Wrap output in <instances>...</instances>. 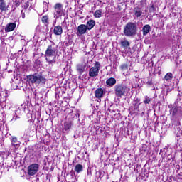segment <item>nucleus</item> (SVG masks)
I'll return each instance as SVG.
<instances>
[{"label":"nucleus","mask_w":182,"mask_h":182,"mask_svg":"<svg viewBox=\"0 0 182 182\" xmlns=\"http://www.w3.org/2000/svg\"><path fill=\"white\" fill-rule=\"evenodd\" d=\"M45 58L48 65H52V66H53V63H56V47L54 45L49 46L47 48Z\"/></svg>","instance_id":"1"},{"label":"nucleus","mask_w":182,"mask_h":182,"mask_svg":"<svg viewBox=\"0 0 182 182\" xmlns=\"http://www.w3.org/2000/svg\"><path fill=\"white\" fill-rule=\"evenodd\" d=\"M0 9L1 11H8V7L4 1H0Z\"/></svg>","instance_id":"21"},{"label":"nucleus","mask_w":182,"mask_h":182,"mask_svg":"<svg viewBox=\"0 0 182 182\" xmlns=\"http://www.w3.org/2000/svg\"><path fill=\"white\" fill-rule=\"evenodd\" d=\"M142 114H144V112H142Z\"/></svg>","instance_id":"42"},{"label":"nucleus","mask_w":182,"mask_h":182,"mask_svg":"<svg viewBox=\"0 0 182 182\" xmlns=\"http://www.w3.org/2000/svg\"><path fill=\"white\" fill-rule=\"evenodd\" d=\"M75 139H76V135H74Z\"/></svg>","instance_id":"41"},{"label":"nucleus","mask_w":182,"mask_h":182,"mask_svg":"<svg viewBox=\"0 0 182 182\" xmlns=\"http://www.w3.org/2000/svg\"><path fill=\"white\" fill-rule=\"evenodd\" d=\"M178 98L176 99V102L177 103H178V102H180V100H181V97H178Z\"/></svg>","instance_id":"36"},{"label":"nucleus","mask_w":182,"mask_h":182,"mask_svg":"<svg viewBox=\"0 0 182 182\" xmlns=\"http://www.w3.org/2000/svg\"><path fill=\"white\" fill-rule=\"evenodd\" d=\"M134 16L136 18H140V16L143 14V11H141V9L139 7H135L134 9Z\"/></svg>","instance_id":"15"},{"label":"nucleus","mask_w":182,"mask_h":182,"mask_svg":"<svg viewBox=\"0 0 182 182\" xmlns=\"http://www.w3.org/2000/svg\"><path fill=\"white\" fill-rule=\"evenodd\" d=\"M21 117H19V116H18V114H16V111H15L13 113V117L11 120V122H16V120H18V119H20Z\"/></svg>","instance_id":"23"},{"label":"nucleus","mask_w":182,"mask_h":182,"mask_svg":"<svg viewBox=\"0 0 182 182\" xmlns=\"http://www.w3.org/2000/svg\"><path fill=\"white\" fill-rule=\"evenodd\" d=\"M139 106H140V103L136 102L134 104V112H140V109H139Z\"/></svg>","instance_id":"27"},{"label":"nucleus","mask_w":182,"mask_h":182,"mask_svg":"<svg viewBox=\"0 0 182 182\" xmlns=\"http://www.w3.org/2000/svg\"><path fill=\"white\" fill-rule=\"evenodd\" d=\"M124 34L128 38H133L137 35V23L129 22L124 28Z\"/></svg>","instance_id":"3"},{"label":"nucleus","mask_w":182,"mask_h":182,"mask_svg":"<svg viewBox=\"0 0 182 182\" xmlns=\"http://www.w3.org/2000/svg\"><path fill=\"white\" fill-rule=\"evenodd\" d=\"M95 25H96V21H95V20H90L85 25V27L87 28V31H90L95 28Z\"/></svg>","instance_id":"11"},{"label":"nucleus","mask_w":182,"mask_h":182,"mask_svg":"<svg viewBox=\"0 0 182 182\" xmlns=\"http://www.w3.org/2000/svg\"><path fill=\"white\" fill-rule=\"evenodd\" d=\"M26 79L28 83H31V85H37L38 86H39V85H45L48 80L43 75H42V74L38 73L27 75Z\"/></svg>","instance_id":"2"},{"label":"nucleus","mask_w":182,"mask_h":182,"mask_svg":"<svg viewBox=\"0 0 182 182\" xmlns=\"http://www.w3.org/2000/svg\"><path fill=\"white\" fill-rule=\"evenodd\" d=\"M31 132H32V129L31 127H28L24 132V136H29V134H31Z\"/></svg>","instance_id":"25"},{"label":"nucleus","mask_w":182,"mask_h":182,"mask_svg":"<svg viewBox=\"0 0 182 182\" xmlns=\"http://www.w3.org/2000/svg\"><path fill=\"white\" fill-rule=\"evenodd\" d=\"M106 83L107 86H114L116 85V79L114 77L109 78L107 80Z\"/></svg>","instance_id":"16"},{"label":"nucleus","mask_w":182,"mask_h":182,"mask_svg":"<svg viewBox=\"0 0 182 182\" xmlns=\"http://www.w3.org/2000/svg\"><path fill=\"white\" fill-rule=\"evenodd\" d=\"M86 63H80L76 65V69L78 73H80L82 75L83 72H85L86 70Z\"/></svg>","instance_id":"9"},{"label":"nucleus","mask_w":182,"mask_h":182,"mask_svg":"<svg viewBox=\"0 0 182 182\" xmlns=\"http://www.w3.org/2000/svg\"><path fill=\"white\" fill-rule=\"evenodd\" d=\"M39 170V164H33L28 166V176H35Z\"/></svg>","instance_id":"7"},{"label":"nucleus","mask_w":182,"mask_h":182,"mask_svg":"<svg viewBox=\"0 0 182 182\" xmlns=\"http://www.w3.org/2000/svg\"><path fill=\"white\" fill-rule=\"evenodd\" d=\"M24 8L26 9L27 8H29V1H27L25 3Z\"/></svg>","instance_id":"32"},{"label":"nucleus","mask_w":182,"mask_h":182,"mask_svg":"<svg viewBox=\"0 0 182 182\" xmlns=\"http://www.w3.org/2000/svg\"><path fill=\"white\" fill-rule=\"evenodd\" d=\"M105 91L102 88H98L95 91V96L97 99H100V97H103V95Z\"/></svg>","instance_id":"12"},{"label":"nucleus","mask_w":182,"mask_h":182,"mask_svg":"<svg viewBox=\"0 0 182 182\" xmlns=\"http://www.w3.org/2000/svg\"><path fill=\"white\" fill-rule=\"evenodd\" d=\"M73 126V122L67 121L64 124V130H69Z\"/></svg>","instance_id":"17"},{"label":"nucleus","mask_w":182,"mask_h":182,"mask_svg":"<svg viewBox=\"0 0 182 182\" xmlns=\"http://www.w3.org/2000/svg\"><path fill=\"white\" fill-rule=\"evenodd\" d=\"M150 31H151V27L150 26V25H145L142 28L143 36H146V35H147L150 32Z\"/></svg>","instance_id":"13"},{"label":"nucleus","mask_w":182,"mask_h":182,"mask_svg":"<svg viewBox=\"0 0 182 182\" xmlns=\"http://www.w3.org/2000/svg\"><path fill=\"white\" fill-rule=\"evenodd\" d=\"M144 102L145 105H150V102H151V99L149 98V97H146Z\"/></svg>","instance_id":"29"},{"label":"nucleus","mask_w":182,"mask_h":182,"mask_svg":"<svg viewBox=\"0 0 182 182\" xmlns=\"http://www.w3.org/2000/svg\"><path fill=\"white\" fill-rule=\"evenodd\" d=\"M178 97H181V95L180 93L178 94Z\"/></svg>","instance_id":"38"},{"label":"nucleus","mask_w":182,"mask_h":182,"mask_svg":"<svg viewBox=\"0 0 182 182\" xmlns=\"http://www.w3.org/2000/svg\"><path fill=\"white\" fill-rule=\"evenodd\" d=\"M15 28H16V23H10L6 26L4 30L5 32H12V31L15 30Z\"/></svg>","instance_id":"10"},{"label":"nucleus","mask_w":182,"mask_h":182,"mask_svg":"<svg viewBox=\"0 0 182 182\" xmlns=\"http://www.w3.org/2000/svg\"><path fill=\"white\" fill-rule=\"evenodd\" d=\"M48 19H49V18L47 16H44L42 17V22L43 23H48Z\"/></svg>","instance_id":"30"},{"label":"nucleus","mask_w":182,"mask_h":182,"mask_svg":"<svg viewBox=\"0 0 182 182\" xmlns=\"http://www.w3.org/2000/svg\"><path fill=\"white\" fill-rule=\"evenodd\" d=\"M164 79L166 80L167 82H171V79H173V74L171 73H168L165 75Z\"/></svg>","instance_id":"20"},{"label":"nucleus","mask_w":182,"mask_h":182,"mask_svg":"<svg viewBox=\"0 0 182 182\" xmlns=\"http://www.w3.org/2000/svg\"><path fill=\"white\" fill-rule=\"evenodd\" d=\"M129 90L130 89L124 85L118 84L114 86V93L117 97H122V96H124L126 93H129Z\"/></svg>","instance_id":"4"},{"label":"nucleus","mask_w":182,"mask_h":182,"mask_svg":"<svg viewBox=\"0 0 182 182\" xmlns=\"http://www.w3.org/2000/svg\"><path fill=\"white\" fill-rule=\"evenodd\" d=\"M95 18H100L102 16V10H97L94 13Z\"/></svg>","instance_id":"24"},{"label":"nucleus","mask_w":182,"mask_h":182,"mask_svg":"<svg viewBox=\"0 0 182 182\" xmlns=\"http://www.w3.org/2000/svg\"><path fill=\"white\" fill-rule=\"evenodd\" d=\"M11 141L12 146H14L15 147H19V141H18V138H16V136H13Z\"/></svg>","instance_id":"18"},{"label":"nucleus","mask_w":182,"mask_h":182,"mask_svg":"<svg viewBox=\"0 0 182 182\" xmlns=\"http://www.w3.org/2000/svg\"><path fill=\"white\" fill-rule=\"evenodd\" d=\"M100 63L95 62L93 67L89 70V76L90 77H97L99 76V71L100 70Z\"/></svg>","instance_id":"6"},{"label":"nucleus","mask_w":182,"mask_h":182,"mask_svg":"<svg viewBox=\"0 0 182 182\" xmlns=\"http://www.w3.org/2000/svg\"><path fill=\"white\" fill-rule=\"evenodd\" d=\"M87 32V28L86 27V25L80 24L77 28L76 35L77 36H82V35H85V33H86Z\"/></svg>","instance_id":"8"},{"label":"nucleus","mask_w":182,"mask_h":182,"mask_svg":"<svg viewBox=\"0 0 182 182\" xmlns=\"http://www.w3.org/2000/svg\"><path fill=\"white\" fill-rule=\"evenodd\" d=\"M16 6H19V3H16Z\"/></svg>","instance_id":"39"},{"label":"nucleus","mask_w":182,"mask_h":182,"mask_svg":"<svg viewBox=\"0 0 182 182\" xmlns=\"http://www.w3.org/2000/svg\"><path fill=\"white\" fill-rule=\"evenodd\" d=\"M53 33L55 35H57V36L62 35V33H63V30L62 29V26H57L54 27Z\"/></svg>","instance_id":"14"},{"label":"nucleus","mask_w":182,"mask_h":182,"mask_svg":"<svg viewBox=\"0 0 182 182\" xmlns=\"http://www.w3.org/2000/svg\"><path fill=\"white\" fill-rule=\"evenodd\" d=\"M48 11V5L45 4V9H43V12H47Z\"/></svg>","instance_id":"33"},{"label":"nucleus","mask_w":182,"mask_h":182,"mask_svg":"<svg viewBox=\"0 0 182 182\" xmlns=\"http://www.w3.org/2000/svg\"><path fill=\"white\" fill-rule=\"evenodd\" d=\"M121 70H127L129 69V65L127 64H122L120 66Z\"/></svg>","instance_id":"28"},{"label":"nucleus","mask_w":182,"mask_h":182,"mask_svg":"<svg viewBox=\"0 0 182 182\" xmlns=\"http://www.w3.org/2000/svg\"><path fill=\"white\" fill-rule=\"evenodd\" d=\"M121 45L123 48H124L125 49H127V48L130 46V43H129L127 40H125V41H121Z\"/></svg>","instance_id":"22"},{"label":"nucleus","mask_w":182,"mask_h":182,"mask_svg":"<svg viewBox=\"0 0 182 182\" xmlns=\"http://www.w3.org/2000/svg\"><path fill=\"white\" fill-rule=\"evenodd\" d=\"M151 84H152L151 81H148L146 82V85H148V86H151Z\"/></svg>","instance_id":"35"},{"label":"nucleus","mask_w":182,"mask_h":182,"mask_svg":"<svg viewBox=\"0 0 182 182\" xmlns=\"http://www.w3.org/2000/svg\"><path fill=\"white\" fill-rule=\"evenodd\" d=\"M150 12H154L156 11V9L154 8V5H152L149 9Z\"/></svg>","instance_id":"31"},{"label":"nucleus","mask_w":182,"mask_h":182,"mask_svg":"<svg viewBox=\"0 0 182 182\" xmlns=\"http://www.w3.org/2000/svg\"><path fill=\"white\" fill-rule=\"evenodd\" d=\"M79 116H80V114L77 112V113L75 114V117H76V119H77V117H79Z\"/></svg>","instance_id":"37"},{"label":"nucleus","mask_w":182,"mask_h":182,"mask_svg":"<svg viewBox=\"0 0 182 182\" xmlns=\"http://www.w3.org/2000/svg\"><path fill=\"white\" fill-rule=\"evenodd\" d=\"M21 15H22L23 19H25V13L23 12V10H21Z\"/></svg>","instance_id":"34"},{"label":"nucleus","mask_w":182,"mask_h":182,"mask_svg":"<svg viewBox=\"0 0 182 182\" xmlns=\"http://www.w3.org/2000/svg\"><path fill=\"white\" fill-rule=\"evenodd\" d=\"M177 112H178V109L177 107H173L171 109V113H172V116H176V114H177Z\"/></svg>","instance_id":"26"},{"label":"nucleus","mask_w":182,"mask_h":182,"mask_svg":"<svg viewBox=\"0 0 182 182\" xmlns=\"http://www.w3.org/2000/svg\"><path fill=\"white\" fill-rule=\"evenodd\" d=\"M54 18L55 19H58L60 16H65V11H63V6H62V4L57 3L54 6Z\"/></svg>","instance_id":"5"},{"label":"nucleus","mask_w":182,"mask_h":182,"mask_svg":"<svg viewBox=\"0 0 182 182\" xmlns=\"http://www.w3.org/2000/svg\"><path fill=\"white\" fill-rule=\"evenodd\" d=\"M136 77V79H138V80H139V77Z\"/></svg>","instance_id":"40"},{"label":"nucleus","mask_w":182,"mask_h":182,"mask_svg":"<svg viewBox=\"0 0 182 182\" xmlns=\"http://www.w3.org/2000/svg\"><path fill=\"white\" fill-rule=\"evenodd\" d=\"M75 171H76L77 173H82L83 171V166L80 164H77L75 166Z\"/></svg>","instance_id":"19"}]
</instances>
